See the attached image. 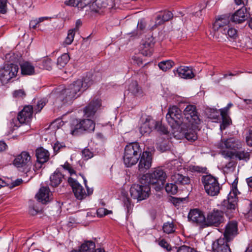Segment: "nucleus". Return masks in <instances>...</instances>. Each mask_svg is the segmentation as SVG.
I'll list each match as a JSON object with an SVG mask.
<instances>
[{
  "label": "nucleus",
  "mask_w": 252,
  "mask_h": 252,
  "mask_svg": "<svg viewBox=\"0 0 252 252\" xmlns=\"http://www.w3.org/2000/svg\"><path fill=\"white\" fill-rule=\"evenodd\" d=\"M162 229L164 233L171 234L175 231V227L172 222H167L163 224Z\"/></svg>",
  "instance_id": "obj_42"
},
{
  "label": "nucleus",
  "mask_w": 252,
  "mask_h": 252,
  "mask_svg": "<svg viewBox=\"0 0 252 252\" xmlns=\"http://www.w3.org/2000/svg\"><path fill=\"white\" fill-rule=\"evenodd\" d=\"M13 164L19 171L26 173L30 172L33 164L30 153L26 151H22L15 156Z\"/></svg>",
  "instance_id": "obj_5"
},
{
  "label": "nucleus",
  "mask_w": 252,
  "mask_h": 252,
  "mask_svg": "<svg viewBox=\"0 0 252 252\" xmlns=\"http://www.w3.org/2000/svg\"><path fill=\"white\" fill-rule=\"evenodd\" d=\"M165 189L166 191L170 194H175L178 191V187L176 184L167 183L165 187Z\"/></svg>",
  "instance_id": "obj_45"
},
{
  "label": "nucleus",
  "mask_w": 252,
  "mask_h": 252,
  "mask_svg": "<svg viewBox=\"0 0 252 252\" xmlns=\"http://www.w3.org/2000/svg\"><path fill=\"white\" fill-rule=\"evenodd\" d=\"M33 108L31 105L25 106L18 113L17 119L21 124L29 123L32 117Z\"/></svg>",
  "instance_id": "obj_22"
},
{
  "label": "nucleus",
  "mask_w": 252,
  "mask_h": 252,
  "mask_svg": "<svg viewBox=\"0 0 252 252\" xmlns=\"http://www.w3.org/2000/svg\"><path fill=\"white\" fill-rule=\"evenodd\" d=\"M95 128V123L90 119L83 120L79 122L76 121L73 122L71 126V133L72 135H76L78 130H83L89 132L94 131Z\"/></svg>",
  "instance_id": "obj_11"
},
{
  "label": "nucleus",
  "mask_w": 252,
  "mask_h": 252,
  "mask_svg": "<svg viewBox=\"0 0 252 252\" xmlns=\"http://www.w3.org/2000/svg\"><path fill=\"white\" fill-rule=\"evenodd\" d=\"M201 181L208 195L214 196L219 194L221 186L218 178L209 174L202 176Z\"/></svg>",
  "instance_id": "obj_6"
},
{
  "label": "nucleus",
  "mask_w": 252,
  "mask_h": 252,
  "mask_svg": "<svg viewBox=\"0 0 252 252\" xmlns=\"http://www.w3.org/2000/svg\"><path fill=\"white\" fill-rule=\"evenodd\" d=\"M82 157L85 160H88L94 157V154L88 149H85L82 151Z\"/></svg>",
  "instance_id": "obj_50"
},
{
  "label": "nucleus",
  "mask_w": 252,
  "mask_h": 252,
  "mask_svg": "<svg viewBox=\"0 0 252 252\" xmlns=\"http://www.w3.org/2000/svg\"><path fill=\"white\" fill-rule=\"evenodd\" d=\"M220 114L222 118V123L220 126V128L222 130L225 129L231 124V120L228 113L220 112Z\"/></svg>",
  "instance_id": "obj_38"
},
{
  "label": "nucleus",
  "mask_w": 252,
  "mask_h": 252,
  "mask_svg": "<svg viewBox=\"0 0 252 252\" xmlns=\"http://www.w3.org/2000/svg\"><path fill=\"white\" fill-rule=\"evenodd\" d=\"M42 66L45 69L50 70L52 68L51 60L50 59H44L42 62Z\"/></svg>",
  "instance_id": "obj_51"
},
{
  "label": "nucleus",
  "mask_w": 252,
  "mask_h": 252,
  "mask_svg": "<svg viewBox=\"0 0 252 252\" xmlns=\"http://www.w3.org/2000/svg\"><path fill=\"white\" fill-rule=\"evenodd\" d=\"M222 155L225 158L232 159L235 157L239 160H247L250 158V154L245 151H239L233 152L229 151H224L222 152Z\"/></svg>",
  "instance_id": "obj_23"
},
{
  "label": "nucleus",
  "mask_w": 252,
  "mask_h": 252,
  "mask_svg": "<svg viewBox=\"0 0 252 252\" xmlns=\"http://www.w3.org/2000/svg\"><path fill=\"white\" fill-rule=\"evenodd\" d=\"M191 170L193 171L198 173H205L207 170V168L206 167H200L199 166H193L191 168Z\"/></svg>",
  "instance_id": "obj_57"
},
{
  "label": "nucleus",
  "mask_w": 252,
  "mask_h": 252,
  "mask_svg": "<svg viewBox=\"0 0 252 252\" xmlns=\"http://www.w3.org/2000/svg\"><path fill=\"white\" fill-rule=\"evenodd\" d=\"M230 18L228 15H223L218 17L213 25V29L215 31L221 30L223 33H225V31L229 27Z\"/></svg>",
  "instance_id": "obj_19"
},
{
  "label": "nucleus",
  "mask_w": 252,
  "mask_h": 252,
  "mask_svg": "<svg viewBox=\"0 0 252 252\" xmlns=\"http://www.w3.org/2000/svg\"><path fill=\"white\" fill-rule=\"evenodd\" d=\"M68 182L71 187L75 197L78 200H82L87 196V193L83 187L72 177L68 179Z\"/></svg>",
  "instance_id": "obj_18"
},
{
  "label": "nucleus",
  "mask_w": 252,
  "mask_h": 252,
  "mask_svg": "<svg viewBox=\"0 0 252 252\" xmlns=\"http://www.w3.org/2000/svg\"><path fill=\"white\" fill-rule=\"evenodd\" d=\"M36 156L37 161L40 162H46L49 159V153L48 151L40 148L36 150Z\"/></svg>",
  "instance_id": "obj_33"
},
{
  "label": "nucleus",
  "mask_w": 252,
  "mask_h": 252,
  "mask_svg": "<svg viewBox=\"0 0 252 252\" xmlns=\"http://www.w3.org/2000/svg\"><path fill=\"white\" fill-rule=\"evenodd\" d=\"M128 91L133 95L138 96L142 95V90L139 86L137 81H133L131 82L128 87Z\"/></svg>",
  "instance_id": "obj_34"
},
{
  "label": "nucleus",
  "mask_w": 252,
  "mask_h": 252,
  "mask_svg": "<svg viewBox=\"0 0 252 252\" xmlns=\"http://www.w3.org/2000/svg\"><path fill=\"white\" fill-rule=\"evenodd\" d=\"M22 182L23 180L21 179H17L11 183V187L14 188L19 186L22 183Z\"/></svg>",
  "instance_id": "obj_63"
},
{
  "label": "nucleus",
  "mask_w": 252,
  "mask_h": 252,
  "mask_svg": "<svg viewBox=\"0 0 252 252\" xmlns=\"http://www.w3.org/2000/svg\"><path fill=\"white\" fill-rule=\"evenodd\" d=\"M166 118L169 125L173 129L179 128L183 123L182 111L176 106H172L168 108Z\"/></svg>",
  "instance_id": "obj_8"
},
{
  "label": "nucleus",
  "mask_w": 252,
  "mask_h": 252,
  "mask_svg": "<svg viewBox=\"0 0 252 252\" xmlns=\"http://www.w3.org/2000/svg\"><path fill=\"white\" fill-rule=\"evenodd\" d=\"M145 41L141 47V53L145 56H151L155 44L154 38L151 36Z\"/></svg>",
  "instance_id": "obj_26"
},
{
  "label": "nucleus",
  "mask_w": 252,
  "mask_h": 252,
  "mask_svg": "<svg viewBox=\"0 0 252 252\" xmlns=\"http://www.w3.org/2000/svg\"><path fill=\"white\" fill-rule=\"evenodd\" d=\"M233 106L232 103H229L227 104V106L225 107L220 109V113H225L228 114V111L230 107H231Z\"/></svg>",
  "instance_id": "obj_62"
},
{
  "label": "nucleus",
  "mask_w": 252,
  "mask_h": 252,
  "mask_svg": "<svg viewBox=\"0 0 252 252\" xmlns=\"http://www.w3.org/2000/svg\"><path fill=\"white\" fill-rule=\"evenodd\" d=\"M224 220L223 212L215 209L207 214L205 225H206V227H219L220 224L224 223Z\"/></svg>",
  "instance_id": "obj_10"
},
{
  "label": "nucleus",
  "mask_w": 252,
  "mask_h": 252,
  "mask_svg": "<svg viewBox=\"0 0 252 252\" xmlns=\"http://www.w3.org/2000/svg\"><path fill=\"white\" fill-rule=\"evenodd\" d=\"M153 129H156L164 134H166L168 132L167 129L164 126H162L159 122L154 120L152 117L147 116L146 118H143L139 127L141 134L142 135L148 134Z\"/></svg>",
  "instance_id": "obj_4"
},
{
  "label": "nucleus",
  "mask_w": 252,
  "mask_h": 252,
  "mask_svg": "<svg viewBox=\"0 0 252 252\" xmlns=\"http://www.w3.org/2000/svg\"><path fill=\"white\" fill-rule=\"evenodd\" d=\"M185 118L189 121L190 125H198L201 120L196 112V107L193 105H188L184 111Z\"/></svg>",
  "instance_id": "obj_15"
},
{
  "label": "nucleus",
  "mask_w": 252,
  "mask_h": 252,
  "mask_svg": "<svg viewBox=\"0 0 252 252\" xmlns=\"http://www.w3.org/2000/svg\"><path fill=\"white\" fill-rule=\"evenodd\" d=\"M174 63L171 60H167L160 62L158 66L159 68L163 70L166 71L168 69H170L174 65Z\"/></svg>",
  "instance_id": "obj_40"
},
{
  "label": "nucleus",
  "mask_w": 252,
  "mask_h": 252,
  "mask_svg": "<svg viewBox=\"0 0 252 252\" xmlns=\"http://www.w3.org/2000/svg\"><path fill=\"white\" fill-rule=\"evenodd\" d=\"M174 72L175 75L186 79H191L194 76L192 68L188 66H180Z\"/></svg>",
  "instance_id": "obj_27"
},
{
  "label": "nucleus",
  "mask_w": 252,
  "mask_h": 252,
  "mask_svg": "<svg viewBox=\"0 0 252 252\" xmlns=\"http://www.w3.org/2000/svg\"><path fill=\"white\" fill-rule=\"evenodd\" d=\"M13 95L15 97L23 98L26 96V93L23 90L20 89L15 91L13 93Z\"/></svg>",
  "instance_id": "obj_55"
},
{
  "label": "nucleus",
  "mask_w": 252,
  "mask_h": 252,
  "mask_svg": "<svg viewBox=\"0 0 252 252\" xmlns=\"http://www.w3.org/2000/svg\"><path fill=\"white\" fill-rule=\"evenodd\" d=\"M124 206L126 207L127 214H130L132 212L133 204H131L130 199L127 197H124L123 198Z\"/></svg>",
  "instance_id": "obj_47"
},
{
  "label": "nucleus",
  "mask_w": 252,
  "mask_h": 252,
  "mask_svg": "<svg viewBox=\"0 0 252 252\" xmlns=\"http://www.w3.org/2000/svg\"><path fill=\"white\" fill-rule=\"evenodd\" d=\"M230 161H229L224 167V171L225 172L229 173L233 172L236 166L237 162L232 159H230Z\"/></svg>",
  "instance_id": "obj_44"
},
{
  "label": "nucleus",
  "mask_w": 252,
  "mask_h": 252,
  "mask_svg": "<svg viewBox=\"0 0 252 252\" xmlns=\"http://www.w3.org/2000/svg\"><path fill=\"white\" fill-rule=\"evenodd\" d=\"M238 223L236 221H229L225 225L223 233L224 240L228 242L238 234Z\"/></svg>",
  "instance_id": "obj_17"
},
{
  "label": "nucleus",
  "mask_w": 252,
  "mask_h": 252,
  "mask_svg": "<svg viewBox=\"0 0 252 252\" xmlns=\"http://www.w3.org/2000/svg\"><path fill=\"white\" fill-rule=\"evenodd\" d=\"M112 211H109L104 208H100L97 210V215L100 217H102L109 214H112Z\"/></svg>",
  "instance_id": "obj_52"
},
{
  "label": "nucleus",
  "mask_w": 252,
  "mask_h": 252,
  "mask_svg": "<svg viewBox=\"0 0 252 252\" xmlns=\"http://www.w3.org/2000/svg\"><path fill=\"white\" fill-rule=\"evenodd\" d=\"M63 175L57 169L50 177V186L53 187L58 186L62 182Z\"/></svg>",
  "instance_id": "obj_32"
},
{
  "label": "nucleus",
  "mask_w": 252,
  "mask_h": 252,
  "mask_svg": "<svg viewBox=\"0 0 252 252\" xmlns=\"http://www.w3.org/2000/svg\"><path fill=\"white\" fill-rule=\"evenodd\" d=\"M226 35L232 39H235L238 37L237 30L234 28L228 27L225 31Z\"/></svg>",
  "instance_id": "obj_46"
},
{
  "label": "nucleus",
  "mask_w": 252,
  "mask_h": 252,
  "mask_svg": "<svg viewBox=\"0 0 252 252\" xmlns=\"http://www.w3.org/2000/svg\"><path fill=\"white\" fill-rule=\"evenodd\" d=\"M101 105L100 100L94 99L84 109V116L88 118L93 117Z\"/></svg>",
  "instance_id": "obj_21"
},
{
  "label": "nucleus",
  "mask_w": 252,
  "mask_h": 252,
  "mask_svg": "<svg viewBox=\"0 0 252 252\" xmlns=\"http://www.w3.org/2000/svg\"><path fill=\"white\" fill-rule=\"evenodd\" d=\"M241 145V142L234 138H230L227 139H222L218 144V147L222 151H225V149L236 150L238 149Z\"/></svg>",
  "instance_id": "obj_20"
},
{
  "label": "nucleus",
  "mask_w": 252,
  "mask_h": 252,
  "mask_svg": "<svg viewBox=\"0 0 252 252\" xmlns=\"http://www.w3.org/2000/svg\"><path fill=\"white\" fill-rule=\"evenodd\" d=\"M80 80L82 81V89L83 91L86 90L93 83L92 75L90 74L87 75L84 78Z\"/></svg>",
  "instance_id": "obj_43"
},
{
  "label": "nucleus",
  "mask_w": 252,
  "mask_h": 252,
  "mask_svg": "<svg viewBox=\"0 0 252 252\" xmlns=\"http://www.w3.org/2000/svg\"><path fill=\"white\" fill-rule=\"evenodd\" d=\"M248 14L246 7H242L237 10L231 16V20L236 23H241L247 20Z\"/></svg>",
  "instance_id": "obj_25"
},
{
  "label": "nucleus",
  "mask_w": 252,
  "mask_h": 252,
  "mask_svg": "<svg viewBox=\"0 0 252 252\" xmlns=\"http://www.w3.org/2000/svg\"><path fill=\"white\" fill-rule=\"evenodd\" d=\"M227 243L221 238L214 242L212 244L214 252H231Z\"/></svg>",
  "instance_id": "obj_24"
},
{
  "label": "nucleus",
  "mask_w": 252,
  "mask_h": 252,
  "mask_svg": "<svg viewBox=\"0 0 252 252\" xmlns=\"http://www.w3.org/2000/svg\"><path fill=\"white\" fill-rule=\"evenodd\" d=\"M146 27V24L142 20H141L138 22L137 24V29L138 30L143 31L145 29Z\"/></svg>",
  "instance_id": "obj_61"
},
{
  "label": "nucleus",
  "mask_w": 252,
  "mask_h": 252,
  "mask_svg": "<svg viewBox=\"0 0 252 252\" xmlns=\"http://www.w3.org/2000/svg\"><path fill=\"white\" fill-rule=\"evenodd\" d=\"M44 162H40L39 161H37L34 164L33 169L34 172H36L37 170L40 169L42 167V164Z\"/></svg>",
  "instance_id": "obj_59"
},
{
  "label": "nucleus",
  "mask_w": 252,
  "mask_h": 252,
  "mask_svg": "<svg viewBox=\"0 0 252 252\" xmlns=\"http://www.w3.org/2000/svg\"><path fill=\"white\" fill-rule=\"evenodd\" d=\"M75 33V29H71L68 31L67 36L66 37V38L65 39V40L63 43V45L64 46L70 45L72 43V42L74 40Z\"/></svg>",
  "instance_id": "obj_41"
},
{
  "label": "nucleus",
  "mask_w": 252,
  "mask_h": 252,
  "mask_svg": "<svg viewBox=\"0 0 252 252\" xmlns=\"http://www.w3.org/2000/svg\"><path fill=\"white\" fill-rule=\"evenodd\" d=\"M97 2L101 10L105 8L110 9L114 5V0H97Z\"/></svg>",
  "instance_id": "obj_39"
},
{
  "label": "nucleus",
  "mask_w": 252,
  "mask_h": 252,
  "mask_svg": "<svg viewBox=\"0 0 252 252\" xmlns=\"http://www.w3.org/2000/svg\"><path fill=\"white\" fill-rule=\"evenodd\" d=\"M65 146L63 143H60L58 142H56L54 146L53 149L55 153H57L60 152L62 149L65 148Z\"/></svg>",
  "instance_id": "obj_56"
},
{
  "label": "nucleus",
  "mask_w": 252,
  "mask_h": 252,
  "mask_svg": "<svg viewBox=\"0 0 252 252\" xmlns=\"http://www.w3.org/2000/svg\"><path fill=\"white\" fill-rule=\"evenodd\" d=\"M141 149L138 143H132L126 146L123 157L124 162L127 167L135 165L141 154Z\"/></svg>",
  "instance_id": "obj_3"
},
{
  "label": "nucleus",
  "mask_w": 252,
  "mask_h": 252,
  "mask_svg": "<svg viewBox=\"0 0 252 252\" xmlns=\"http://www.w3.org/2000/svg\"><path fill=\"white\" fill-rule=\"evenodd\" d=\"M82 91V81L77 80L60 92L56 98L55 103L57 105L61 103L69 104L80 95Z\"/></svg>",
  "instance_id": "obj_1"
},
{
  "label": "nucleus",
  "mask_w": 252,
  "mask_h": 252,
  "mask_svg": "<svg viewBox=\"0 0 252 252\" xmlns=\"http://www.w3.org/2000/svg\"><path fill=\"white\" fill-rule=\"evenodd\" d=\"M7 0H0V13L4 14L6 12Z\"/></svg>",
  "instance_id": "obj_53"
},
{
  "label": "nucleus",
  "mask_w": 252,
  "mask_h": 252,
  "mask_svg": "<svg viewBox=\"0 0 252 252\" xmlns=\"http://www.w3.org/2000/svg\"><path fill=\"white\" fill-rule=\"evenodd\" d=\"M95 247L94 242L91 240L85 241L79 248L82 252H93Z\"/></svg>",
  "instance_id": "obj_36"
},
{
  "label": "nucleus",
  "mask_w": 252,
  "mask_h": 252,
  "mask_svg": "<svg viewBox=\"0 0 252 252\" xmlns=\"http://www.w3.org/2000/svg\"><path fill=\"white\" fill-rule=\"evenodd\" d=\"M39 25L38 21L36 19L31 20L30 23V27L32 29H35L37 26Z\"/></svg>",
  "instance_id": "obj_64"
},
{
  "label": "nucleus",
  "mask_w": 252,
  "mask_h": 252,
  "mask_svg": "<svg viewBox=\"0 0 252 252\" xmlns=\"http://www.w3.org/2000/svg\"><path fill=\"white\" fill-rule=\"evenodd\" d=\"M232 189L228 195L227 199L224 200L221 203L222 206L223 207L224 209L226 208V211L232 212L235 210L237 203L236 195L238 189L234 185H232Z\"/></svg>",
  "instance_id": "obj_13"
},
{
  "label": "nucleus",
  "mask_w": 252,
  "mask_h": 252,
  "mask_svg": "<svg viewBox=\"0 0 252 252\" xmlns=\"http://www.w3.org/2000/svg\"><path fill=\"white\" fill-rule=\"evenodd\" d=\"M140 156L138 165V171L140 172H145L151 167L152 154L150 152L145 151Z\"/></svg>",
  "instance_id": "obj_14"
},
{
  "label": "nucleus",
  "mask_w": 252,
  "mask_h": 252,
  "mask_svg": "<svg viewBox=\"0 0 252 252\" xmlns=\"http://www.w3.org/2000/svg\"><path fill=\"white\" fill-rule=\"evenodd\" d=\"M210 114L208 115V117L213 120H218L219 117V112L214 109H211L210 111Z\"/></svg>",
  "instance_id": "obj_54"
},
{
  "label": "nucleus",
  "mask_w": 252,
  "mask_h": 252,
  "mask_svg": "<svg viewBox=\"0 0 252 252\" xmlns=\"http://www.w3.org/2000/svg\"><path fill=\"white\" fill-rule=\"evenodd\" d=\"M151 188L147 183H142L139 178V184H133L130 189L131 196L138 201H142L149 197Z\"/></svg>",
  "instance_id": "obj_7"
},
{
  "label": "nucleus",
  "mask_w": 252,
  "mask_h": 252,
  "mask_svg": "<svg viewBox=\"0 0 252 252\" xmlns=\"http://www.w3.org/2000/svg\"><path fill=\"white\" fill-rule=\"evenodd\" d=\"M167 175L164 171L160 168H156L150 173H146L140 177L142 183H147L153 186L157 191L160 190L166 182Z\"/></svg>",
  "instance_id": "obj_2"
},
{
  "label": "nucleus",
  "mask_w": 252,
  "mask_h": 252,
  "mask_svg": "<svg viewBox=\"0 0 252 252\" xmlns=\"http://www.w3.org/2000/svg\"><path fill=\"white\" fill-rule=\"evenodd\" d=\"M158 244L161 247L165 248L167 250H169V249H168L169 246L168 244L167 243V242L165 241L164 240H161V241H160L159 242Z\"/></svg>",
  "instance_id": "obj_60"
},
{
  "label": "nucleus",
  "mask_w": 252,
  "mask_h": 252,
  "mask_svg": "<svg viewBox=\"0 0 252 252\" xmlns=\"http://www.w3.org/2000/svg\"><path fill=\"white\" fill-rule=\"evenodd\" d=\"M199 130L198 125H191V127L185 133L186 138L191 142L194 141L197 139V131Z\"/></svg>",
  "instance_id": "obj_30"
},
{
  "label": "nucleus",
  "mask_w": 252,
  "mask_h": 252,
  "mask_svg": "<svg viewBox=\"0 0 252 252\" xmlns=\"http://www.w3.org/2000/svg\"><path fill=\"white\" fill-rule=\"evenodd\" d=\"M246 142L248 145L252 146V130H250L248 135L246 137Z\"/></svg>",
  "instance_id": "obj_58"
},
{
  "label": "nucleus",
  "mask_w": 252,
  "mask_h": 252,
  "mask_svg": "<svg viewBox=\"0 0 252 252\" xmlns=\"http://www.w3.org/2000/svg\"><path fill=\"white\" fill-rule=\"evenodd\" d=\"M64 3L66 5L76 7L80 9L88 6L92 11L95 12H98L101 10L99 5L97 4V0L88 4L85 2V0H66Z\"/></svg>",
  "instance_id": "obj_12"
},
{
  "label": "nucleus",
  "mask_w": 252,
  "mask_h": 252,
  "mask_svg": "<svg viewBox=\"0 0 252 252\" xmlns=\"http://www.w3.org/2000/svg\"><path fill=\"white\" fill-rule=\"evenodd\" d=\"M189 220L192 223L205 227L206 217L202 212L197 209L191 210L188 215Z\"/></svg>",
  "instance_id": "obj_16"
},
{
  "label": "nucleus",
  "mask_w": 252,
  "mask_h": 252,
  "mask_svg": "<svg viewBox=\"0 0 252 252\" xmlns=\"http://www.w3.org/2000/svg\"><path fill=\"white\" fill-rule=\"evenodd\" d=\"M70 60V57L67 53H64L57 59V65L59 68L63 67Z\"/></svg>",
  "instance_id": "obj_37"
},
{
  "label": "nucleus",
  "mask_w": 252,
  "mask_h": 252,
  "mask_svg": "<svg viewBox=\"0 0 252 252\" xmlns=\"http://www.w3.org/2000/svg\"><path fill=\"white\" fill-rule=\"evenodd\" d=\"M171 179L175 184L178 185H189L190 183V179L188 176L179 173H175L172 175Z\"/></svg>",
  "instance_id": "obj_29"
},
{
  "label": "nucleus",
  "mask_w": 252,
  "mask_h": 252,
  "mask_svg": "<svg viewBox=\"0 0 252 252\" xmlns=\"http://www.w3.org/2000/svg\"><path fill=\"white\" fill-rule=\"evenodd\" d=\"M46 103L47 101L45 98H42L38 100L37 104L34 106V108H33L34 111H35L36 113L39 112L46 105Z\"/></svg>",
  "instance_id": "obj_48"
},
{
  "label": "nucleus",
  "mask_w": 252,
  "mask_h": 252,
  "mask_svg": "<svg viewBox=\"0 0 252 252\" xmlns=\"http://www.w3.org/2000/svg\"><path fill=\"white\" fill-rule=\"evenodd\" d=\"M51 193L48 187H41L36 196L39 201L45 204L51 200Z\"/></svg>",
  "instance_id": "obj_28"
},
{
  "label": "nucleus",
  "mask_w": 252,
  "mask_h": 252,
  "mask_svg": "<svg viewBox=\"0 0 252 252\" xmlns=\"http://www.w3.org/2000/svg\"><path fill=\"white\" fill-rule=\"evenodd\" d=\"M173 14L169 11H165L163 13L158 14L156 19L155 25L156 26L161 25L164 22L171 20L173 18Z\"/></svg>",
  "instance_id": "obj_31"
},
{
  "label": "nucleus",
  "mask_w": 252,
  "mask_h": 252,
  "mask_svg": "<svg viewBox=\"0 0 252 252\" xmlns=\"http://www.w3.org/2000/svg\"><path fill=\"white\" fill-rule=\"evenodd\" d=\"M21 73L23 75H31L34 73V66L29 62H24L21 64Z\"/></svg>",
  "instance_id": "obj_35"
},
{
  "label": "nucleus",
  "mask_w": 252,
  "mask_h": 252,
  "mask_svg": "<svg viewBox=\"0 0 252 252\" xmlns=\"http://www.w3.org/2000/svg\"><path fill=\"white\" fill-rule=\"evenodd\" d=\"M62 167L65 170L68 171L70 176L73 175H76V172L71 166V164L67 161H66L63 165H62Z\"/></svg>",
  "instance_id": "obj_49"
},
{
  "label": "nucleus",
  "mask_w": 252,
  "mask_h": 252,
  "mask_svg": "<svg viewBox=\"0 0 252 252\" xmlns=\"http://www.w3.org/2000/svg\"><path fill=\"white\" fill-rule=\"evenodd\" d=\"M19 70L18 66L14 63H7L4 65L0 70V81L3 84H6L15 78Z\"/></svg>",
  "instance_id": "obj_9"
}]
</instances>
